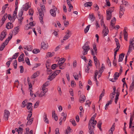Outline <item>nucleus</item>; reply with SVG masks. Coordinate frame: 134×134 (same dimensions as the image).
Segmentation results:
<instances>
[{
    "mask_svg": "<svg viewBox=\"0 0 134 134\" xmlns=\"http://www.w3.org/2000/svg\"><path fill=\"white\" fill-rule=\"evenodd\" d=\"M96 115L95 114L91 118L88 122L89 132L90 134H94V130H93L97 124V122L95 120H94Z\"/></svg>",
    "mask_w": 134,
    "mask_h": 134,
    "instance_id": "nucleus-1",
    "label": "nucleus"
},
{
    "mask_svg": "<svg viewBox=\"0 0 134 134\" xmlns=\"http://www.w3.org/2000/svg\"><path fill=\"white\" fill-rule=\"evenodd\" d=\"M129 43L130 44L127 54V55H128L131 52L132 49V47H133V49H134V37L133 39H131L130 40Z\"/></svg>",
    "mask_w": 134,
    "mask_h": 134,
    "instance_id": "nucleus-2",
    "label": "nucleus"
},
{
    "mask_svg": "<svg viewBox=\"0 0 134 134\" xmlns=\"http://www.w3.org/2000/svg\"><path fill=\"white\" fill-rule=\"evenodd\" d=\"M23 13V12L22 10L20 11L18 13L17 19H18V22L20 24H22V21L23 19V17L22 16Z\"/></svg>",
    "mask_w": 134,
    "mask_h": 134,
    "instance_id": "nucleus-3",
    "label": "nucleus"
},
{
    "mask_svg": "<svg viewBox=\"0 0 134 134\" xmlns=\"http://www.w3.org/2000/svg\"><path fill=\"white\" fill-rule=\"evenodd\" d=\"M44 7V6H42V7H41V9L38 10L40 16V17L39 18L40 20L41 23L42 24H43V19L42 17L43 16H44V14H43V10L42 9V8H43Z\"/></svg>",
    "mask_w": 134,
    "mask_h": 134,
    "instance_id": "nucleus-4",
    "label": "nucleus"
},
{
    "mask_svg": "<svg viewBox=\"0 0 134 134\" xmlns=\"http://www.w3.org/2000/svg\"><path fill=\"white\" fill-rule=\"evenodd\" d=\"M57 9V8H56L55 6L53 7V9H51L50 11V12L51 15L54 17H55L56 15V11Z\"/></svg>",
    "mask_w": 134,
    "mask_h": 134,
    "instance_id": "nucleus-5",
    "label": "nucleus"
},
{
    "mask_svg": "<svg viewBox=\"0 0 134 134\" xmlns=\"http://www.w3.org/2000/svg\"><path fill=\"white\" fill-rule=\"evenodd\" d=\"M82 48L83 50L82 52V53L83 55H85L87 53V52L90 49V47L89 46H83Z\"/></svg>",
    "mask_w": 134,
    "mask_h": 134,
    "instance_id": "nucleus-6",
    "label": "nucleus"
},
{
    "mask_svg": "<svg viewBox=\"0 0 134 134\" xmlns=\"http://www.w3.org/2000/svg\"><path fill=\"white\" fill-rule=\"evenodd\" d=\"M91 54L93 56V59L94 62L96 67L97 68L98 65V59L97 57L95 56V54L94 53V52L93 49H91Z\"/></svg>",
    "mask_w": 134,
    "mask_h": 134,
    "instance_id": "nucleus-7",
    "label": "nucleus"
},
{
    "mask_svg": "<svg viewBox=\"0 0 134 134\" xmlns=\"http://www.w3.org/2000/svg\"><path fill=\"white\" fill-rule=\"evenodd\" d=\"M9 115L10 113L8 110H5L3 117L4 119L6 120H8Z\"/></svg>",
    "mask_w": 134,
    "mask_h": 134,
    "instance_id": "nucleus-8",
    "label": "nucleus"
},
{
    "mask_svg": "<svg viewBox=\"0 0 134 134\" xmlns=\"http://www.w3.org/2000/svg\"><path fill=\"white\" fill-rule=\"evenodd\" d=\"M7 35V31L6 30H4L1 33L0 36V40L2 41L3 40Z\"/></svg>",
    "mask_w": 134,
    "mask_h": 134,
    "instance_id": "nucleus-9",
    "label": "nucleus"
},
{
    "mask_svg": "<svg viewBox=\"0 0 134 134\" xmlns=\"http://www.w3.org/2000/svg\"><path fill=\"white\" fill-rule=\"evenodd\" d=\"M125 9L123 5L121 4L120 6V9L119 11V17L121 18V16L124 14V12Z\"/></svg>",
    "mask_w": 134,
    "mask_h": 134,
    "instance_id": "nucleus-10",
    "label": "nucleus"
},
{
    "mask_svg": "<svg viewBox=\"0 0 134 134\" xmlns=\"http://www.w3.org/2000/svg\"><path fill=\"white\" fill-rule=\"evenodd\" d=\"M42 91L38 95V97H42L44 96L48 91V89L47 88L44 89L42 88Z\"/></svg>",
    "mask_w": 134,
    "mask_h": 134,
    "instance_id": "nucleus-11",
    "label": "nucleus"
},
{
    "mask_svg": "<svg viewBox=\"0 0 134 134\" xmlns=\"http://www.w3.org/2000/svg\"><path fill=\"white\" fill-rule=\"evenodd\" d=\"M48 43L46 42H43L41 44V47L44 49H45L48 48Z\"/></svg>",
    "mask_w": 134,
    "mask_h": 134,
    "instance_id": "nucleus-12",
    "label": "nucleus"
},
{
    "mask_svg": "<svg viewBox=\"0 0 134 134\" xmlns=\"http://www.w3.org/2000/svg\"><path fill=\"white\" fill-rule=\"evenodd\" d=\"M109 32V30L107 27H106L105 28H104L102 32V34H103V36L104 37L107 36Z\"/></svg>",
    "mask_w": 134,
    "mask_h": 134,
    "instance_id": "nucleus-13",
    "label": "nucleus"
},
{
    "mask_svg": "<svg viewBox=\"0 0 134 134\" xmlns=\"http://www.w3.org/2000/svg\"><path fill=\"white\" fill-rule=\"evenodd\" d=\"M86 100L85 96L83 95H81L79 98V101L81 103H83Z\"/></svg>",
    "mask_w": 134,
    "mask_h": 134,
    "instance_id": "nucleus-14",
    "label": "nucleus"
},
{
    "mask_svg": "<svg viewBox=\"0 0 134 134\" xmlns=\"http://www.w3.org/2000/svg\"><path fill=\"white\" fill-rule=\"evenodd\" d=\"M32 103L30 102L27 103V105L26 108L28 110V112H30L32 110Z\"/></svg>",
    "mask_w": 134,
    "mask_h": 134,
    "instance_id": "nucleus-15",
    "label": "nucleus"
},
{
    "mask_svg": "<svg viewBox=\"0 0 134 134\" xmlns=\"http://www.w3.org/2000/svg\"><path fill=\"white\" fill-rule=\"evenodd\" d=\"M8 42L5 41L3 43L2 45H1L0 47V51H2L3 50L5 46L8 44Z\"/></svg>",
    "mask_w": 134,
    "mask_h": 134,
    "instance_id": "nucleus-16",
    "label": "nucleus"
},
{
    "mask_svg": "<svg viewBox=\"0 0 134 134\" xmlns=\"http://www.w3.org/2000/svg\"><path fill=\"white\" fill-rule=\"evenodd\" d=\"M112 16L111 13L106 11V19L107 20H110Z\"/></svg>",
    "mask_w": 134,
    "mask_h": 134,
    "instance_id": "nucleus-17",
    "label": "nucleus"
},
{
    "mask_svg": "<svg viewBox=\"0 0 134 134\" xmlns=\"http://www.w3.org/2000/svg\"><path fill=\"white\" fill-rule=\"evenodd\" d=\"M13 27V25L12 23L8 22L7 23L6 27L7 29H11Z\"/></svg>",
    "mask_w": 134,
    "mask_h": 134,
    "instance_id": "nucleus-18",
    "label": "nucleus"
},
{
    "mask_svg": "<svg viewBox=\"0 0 134 134\" xmlns=\"http://www.w3.org/2000/svg\"><path fill=\"white\" fill-rule=\"evenodd\" d=\"M24 56V54H23L19 57L18 58V61L19 62H20L22 61L23 62V63H24V59L23 58V57Z\"/></svg>",
    "mask_w": 134,
    "mask_h": 134,
    "instance_id": "nucleus-19",
    "label": "nucleus"
},
{
    "mask_svg": "<svg viewBox=\"0 0 134 134\" xmlns=\"http://www.w3.org/2000/svg\"><path fill=\"white\" fill-rule=\"evenodd\" d=\"M19 26H16L15 27L13 30V34L15 35L18 34L19 31Z\"/></svg>",
    "mask_w": 134,
    "mask_h": 134,
    "instance_id": "nucleus-20",
    "label": "nucleus"
},
{
    "mask_svg": "<svg viewBox=\"0 0 134 134\" xmlns=\"http://www.w3.org/2000/svg\"><path fill=\"white\" fill-rule=\"evenodd\" d=\"M123 31L124 39L126 41H127L128 34L126 31L125 28L124 30Z\"/></svg>",
    "mask_w": 134,
    "mask_h": 134,
    "instance_id": "nucleus-21",
    "label": "nucleus"
},
{
    "mask_svg": "<svg viewBox=\"0 0 134 134\" xmlns=\"http://www.w3.org/2000/svg\"><path fill=\"white\" fill-rule=\"evenodd\" d=\"M124 55L125 54L123 53H122L119 55L118 62H121L122 61Z\"/></svg>",
    "mask_w": 134,
    "mask_h": 134,
    "instance_id": "nucleus-22",
    "label": "nucleus"
},
{
    "mask_svg": "<svg viewBox=\"0 0 134 134\" xmlns=\"http://www.w3.org/2000/svg\"><path fill=\"white\" fill-rule=\"evenodd\" d=\"M134 116V115L133 114L131 116L129 123V128H131L132 122L133 120Z\"/></svg>",
    "mask_w": 134,
    "mask_h": 134,
    "instance_id": "nucleus-23",
    "label": "nucleus"
},
{
    "mask_svg": "<svg viewBox=\"0 0 134 134\" xmlns=\"http://www.w3.org/2000/svg\"><path fill=\"white\" fill-rule=\"evenodd\" d=\"M69 31H68L67 32V33L65 36L64 37L63 40L65 41L68 39L70 37V36L69 35Z\"/></svg>",
    "mask_w": 134,
    "mask_h": 134,
    "instance_id": "nucleus-24",
    "label": "nucleus"
},
{
    "mask_svg": "<svg viewBox=\"0 0 134 134\" xmlns=\"http://www.w3.org/2000/svg\"><path fill=\"white\" fill-rule=\"evenodd\" d=\"M47 115L46 114L44 113L43 117L44 121L47 124H48L49 123V121L48 119L47 118Z\"/></svg>",
    "mask_w": 134,
    "mask_h": 134,
    "instance_id": "nucleus-25",
    "label": "nucleus"
},
{
    "mask_svg": "<svg viewBox=\"0 0 134 134\" xmlns=\"http://www.w3.org/2000/svg\"><path fill=\"white\" fill-rule=\"evenodd\" d=\"M114 123L113 125L109 131V134H113V131L114 130L115 126L114 125Z\"/></svg>",
    "mask_w": 134,
    "mask_h": 134,
    "instance_id": "nucleus-26",
    "label": "nucleus"
},
{
    "mask_svg": "<svg viewBox=\"0 0 134 134\" xmlns=\"http://www.w3.org/2000/svg\"><path fill=\"white\" fill-rule=\"evenodd\" d=\"M29 6L28 4L26 3V4L24 6V7L22 8L23 10L25 11L27 10L29 8Z\"/></svg>",
    "mask_w": 134,
    "mask_h": 134,
    "instance_id": "nucleus-27",
    "label": "nucleus"
},
{
    "mask_svg": "<svg viewBox=\"0 0 134 134\" xmlns=\"http://www.w3.org/2000/svg\"><path fill=\"white\" fill-rule=\"evenodd\" d=\"M8 19L9 20H10L11 23H13L15 19H14V18H13V17H12L11 15L9 14L8 16Z\"/></svg>",
    "mask_w": 134,
    "mask_h": 134,
    "instance_id": "nucleus-28",
    "label": "nucleus"
},
{
    "mask_svg": "<svg viewBox=\"0 0 134 134\" xmlns=\"http://www.w3.org/2000/svg\"><path fill=\"white\" fill-rule=\"evenodd\" d=\"M92 5V3L91 2H87L85 3L84 5L85 7H91Z\"/></svg>",
    "mask_w": 134,
    "mask_h": 134,
    "instance_id": "nucleus-29",
    "label": "nucleus"
},
{
    "mask_svg": "<svg viewBox=\"0 0 134 134\" xmlns=\"http://www.w3.org/2000/svg\"><path fill=\"white\" fill-rule=\"evenodd\" d=\"M33 119L34 118H32L31 119H30L28 120H27L28 121L27 122L26 125H31Z\"/></svg>",
    "mask_w": 134,
    "mask_h": 134,
    "instance_id": "nucleus-30",
    "label": "nucleus"
},
{
    "mask_svg": "<svg viewBox=\"0 0 134 134\" xmlns=\"http://www.w3.org/2000/svg\"><path fill=\"white\" fill-rule=\"evenodd\" d=\"M56 76V75L54 74H53L51 76H49L48 79L50 81L52 80Z\"/></svg>",
    "mask_w": 134,
    "mask_h": 134,
    "instance_id": "nucleus-31",
    "label": "nucleus"
},
{
    "mask_svg": "<svg viewBox=\"0 0 134 134\" xmlns=\"http://www.w3.org/2000/svg\"><path fill=\"white\" fill-rule=\"evenodd\" d=\"M52 116L54 118L55 121H57L58 120V118L57 116H56V114H55V111H53L52 113Z\"/></svg>",
    "mask_w": 134,
    "mask_h": 134,
    "instance_id": "nucleus-32",
    "label": "nucleus"
},
{
    "mask_svg": "<svg viewBox=\"0 0 134 134\" xmlns=\"http://www.w3.org/2000/svg\"><path fill=\"white\" fill-rule=\"evenodd\" d=\"M134 88V82H132V83L131 84L130 88H129V91L131 92L133 90Z\"/></svg>",
    "mask_w": 134,
    "mask_h": 134,
    "instance_id": "nucleus-33",
    "label": "nucleus"
},
{
    "mask_svg": "<svg viewBox=\"0 0 134 134\" xmlns=\"http://www.w3.org/2000/svg\"><path fill=\"white\" fill-rule=\"evenodd\" d=\"M49 85V83L48 81L46 82L43 85L42 88L43 89H46V88Z\"/></svg>",
    "mask_w": 134,
    "mask_h": 134,
    "instance_id": "nucleus-34",
    "label": "nucleus"
},
{
    "mask_svg": "<svg viewBox=\"0 0 134 134\" xmlns=\"http://www.w3.org/2000/svg\"><path fill=\"white\" fill-rule=\"evenodd\" d=\"M90 18V20L92 21H94L95 19V18L93 14H89Z\"/></svg>",
    "mask_w": 134,
    "mask_h": 134,
    "instance_id": "nucleus-35",
    "label": "nucleus"
},
{
    "mask_svg": "<svg viewBox=\"0 0 134 134\" xmlns=\"http://www.w3.org/2000/svg\"><path fill=\"white\" fill-rule=\"evenodd\" d=\"M54 52H52V53L51 52H48L47 53V56L48 57H52L54 55Z\"/></svg>",
    "mask_w": 134,
    "mask_h": 134,
    "instance_id": "nucleus-36",
    "label": "nucleus"
},
{
    "mask_svg": "<svg viewBox=\"0 0 134 134\" xmlns=\"http://www.w3.org/2000/svg\"><path fill=\"white\" fill-rule=\"evenodd\" d=\"M102 124V122L100 121H99L98 122L97 125L98 127V128L99 130H102L101 128Z\"/></svg>",
    "mask_w": 134,
    "mask_h": 134,
    "instance_id": "nucleus-37",
    "label": "nucleus"
},
{
    "mask_svg": "<svg viewBox=\"0 0 134 134\" xmlns=\"http://www.w3.org/2000/svg\"><path fill=\"white\" fill-rule=\"evenodd\" d=\"M39 73L38 71H37L36 72L34 73L32 76L31 78V79H34L38 76L37 75V73Z\"/></svg>",
    "mask_w": 134,
    "mask_h": 134,
    "instance_id": "nucleus-38",
    "label": "nucleus"
},
{
    "mask_svg": "<svg viewBox=\"0 0 134 134\" xmlns=\"http://www.w3.org/2000/svg\"><path fill=\"white\" fill-rule=\"evenodd\" d=\"M105 93V90L103 89L100 94L99 96V101H100L102 98V97L104 96Z\"/></svg>",
    "mask_w": 134,
    "mask_h": 134,
    "instance_id": "nucleus-39",
    "label": "nucleus"
},
{
    "mask_svg": "<svg viewBox=\"0 0 134 134\" xmlns=\"http://www.w3.org/2000/svg\"><path fill=\"white\" fill-rule=\"evenodd\" d=\"M73 76L75 80H78V76L77 73L74 72L73 74Z\"/></svg>",
    "mask_w": 134,
    "mask_h": 134,
    "instance_id": "nucleus-40",
    "label": "nucleus"
},
{
    "mask_svg": "<svg viewBox=\"0 0 134 134\" xmlns=\"http://www.w3.org/2000/svg\"><path fill=\"white\" fill-rule=\"evenodd\" d=\"M119 73L117 72H116L114 75V78H115L116 80L118 79V77L119 76Z\"/></svg>",
    "mask_w": 134,
    "mask_h": 134,
    "instance_id": "nucleus-41",
    "label": "nucleus"
},
{
    "mask_svg": "<svg viewBox=\"0 0 134 134\" xmlns=\"http://www.w3.org/2000/svg\"><path fill=\"white\" fill-rule=\"evenodd\" d=\"M100 24L102 26H103L104 28L105 29L106 27L105 25L104 24L103 20L102 18L100 21Z\"/></svg>",
    "mask_w": 134,
    "mask_h": 134,
    "instance_id": "nucleus-42",
    "label": "nucleus"
},
{
    "mask_svg": "<svg viewBox=\"0 0 134 134\" xmlns=\"http://www.w3.org/2000/svg\"><path fill=\"white\" fill-rule=\"evenodd\" d=\"M90 25H89L87 26L84 30V32L85 33H86L88 32L89 28L90 26Z\"/></svg>",
    "mask_w": 134,
    "mask_h": 134,
    "instance_id": "nucleus-43",
    "label": "nucleus"
},
{
    "mask_svg": "<svg viewBox=\"0 0 134 134\" xmlns=\"http://www.w3.org/2000/svg\"><path fill=\"white\" fill-rule=\"evenodd\" d=\"M70 121L71 123L73 126H75L76 125V122L74 119H71L70 120Z\"/></svg>",
    "mask_w": 134,
    "mask_h": 134,
    "instance_id": "nucleus-44",
    "label": "nucleus"
},
{
    "mask_svg": "<svg viewBox=\"0 0 134 134\" xmlns=\"http://www.w3.org/2000/svg\"><path fill=\"white\" fill-rule=\"evenodd\" d=\"M66 2L67 4L68 5L69 8H73V7L72 4H71L69 0H67Z\"/></svg>",
    "mask_w": 134,
    "mask_h": 134,
    "instance_id": "nucleus-45",
    "label": "nucleus"
},
{
    "mask_svg": "<svg viewBox=\"0 0 134 134\" xmlns=\"http://www.w3.org/2000/svg\"><path fill=\"white\" fill-rule=\"evenodd\" d=\"M123 4L125 5V6L127 7L128 6L129 3L125 1L122 0V1Z\"/></svg>",
    "mask_w": 134,
    "mask_h": 134,
    "instance_id": "nucleus-46",
    "label": "nucleus"
},
{
    "mask_svg": "<svg viewBox=\"0 0 134 134\" xmlns=\"http://www.w3.org/2000/svg\"><path fill=\"white\" fill-rule=\"evenodd\" d=\"M114 7H111L109 9H108L107 11L109 12H111L112 13L114 11Z\"/></svg>",
    "mask_w": 134,
    "mask_h": 134,
    "instance_id": "nucleus-47",
    "label": "nucleus"
},
{
    "mask_svg": "<svg viewBox=\"0 0 134 134\" xmlns=\"http://www.w3.org/2000/svg\"><path fill=\"white\" fill-rule=\"evenodd\" d=\"M61 115L63 117V119H64V121H65L66 120L67 116L66 114H65L63 112L62 113Z\"/></svg>",
    "mask_w": 134,
    "mask_h": 134,
    "instance_id": "nucleus-48",
    "label": "nucleus"
},
{
    "mask_svg": "<svg viewBox=\"0 0 134 134\" xmlns=\"http://www.w3.org/2000/svg\"><path fill=\"white\" fill-rule=\"evenodd\" d=\"M40 50L37 49H35L32 51V52L34 53L37 54L40 52Z\"/></svg>",
    "mask_w": 134,
    "mask_h": 134,
    "instance_id": "nucleus-49",
    "label": "nucleus"
},
{
    "mask_svg": "<svg viewBox=\"0 0 134 134\" xmlns=\"http://www.w3.org/2000/svg\"><path fill=\"white\" fill-rule=\"evenodd\" d=\"M10 36H9V37L7 38L6 40L5 41H6L7 42H8L9 40H10L12 38V34H11L10 33H9Z\"/></svg>",
    "mask_w": 134,
    "mask_h": 134,
    "instance_id": "nucleus-50",
    "label": "nucleus"
},
{
    "mask_svg": "<svg viewBox=\"0 0 134 134\" xmlns=\"http://www.w3.org/2000/svg\"><path fill=\"white\" fill-rule=\"evenodd\" d=\"M25 61L28 65H30L29 59L28 57H27L25 58Z\"/></svg>",
    "mask_w": 134,
    "mask_h": 134,
    "instance_id": "nucleus-51",
    "label": "nucleus"
},
{
    "mask_svg": "<svg viewBox=\"0 0 134 134\" xmlns=\"http://www.w3.org/2000/svg\"><path fill=\"white\" fill-rule=\"evenodd\" d=\"M93 49L95 51V53L94 52V53L95 54V55H96L97 53V47H96V45L95 44H94L93 45Z\"/></svg>",
    "mask_w": 134,
    "mask_h": 134,
    "instance_id": "nucleus-52",
    "label": "nucleus"
},
{
    "mask_svg": "<svg viewBox=\"0 0 134 134\" xmlns=\"http://www.w3.org/2000/svg\"><path fill=\"white\" fill-rule=\"evenodd\" d=\"M7 14H5L3 16L2 18V21L3 22H5L7 17Z\"/></svg>",
    "mask_w": 134,
    "mask_h": 134,
    "instance_id": "nucleus-53",
    "label": "nucleus"
},
{
    "mask_svg": "<svg viewBox=\"0 0 134 134\" xmlns=\"http://www.w3.org/2000/svg\"><path fill=\"white\" fill-rule=\"evenodd\" d=\"M30 113L28 114V115L27 117V120H28V119H30L31 118V116L32 115V111H31L30 112H29Z\"/></svg>",
    "mask_w": 134,
    "mask_h": 134,
    "instance_id": "nucleus-54",
    "label": "nucleus"
},
{
    "mask_svg": "<svg viewBox=\"0 0 134 134\" xmlns=\"http://www.w3.org/2000/svg\"><path fill=\"white\" fill-rule=\"evenodd\" d=\"M33 13L34 11L32 9H30L29 10V15H31V16H32L33 15Z\"/></svg>",
    "mask_w": 134,
    "mask_h": 134,
    "instance_id": "nucleus-55",
    "label": "nucleus"
},
{
    "mask_svg": "<svg viewBox=\"0 0 134 134\" xmlns=\"http://www.w3.org/2000/svg\"><path fill=\"white\" fill-rule=\"evenodd\" d=\"M26 102L27 100H25L23 101L22 103L23 105L21 106V107L24 108L26 105Z\"/></svg>",
    "mask_w": 134,
    "mask_h": 134,
    "instance_id": "nucleus-56",
    "label": "nucleus"
},
{
    "mask_svg": "<svg viewBox=\"0 0 134 134\" xmlns=\"http://www.w3.org/2000/svg\"><path fill=\"white\" fill-rule=\"evenodd\" d=\"M32 46L31 45H29L27 46V50L29 51H31L32 49Z\"/></svg>",
    "mask_w": 134,
    "mask_h": 134,
    "instance_id": "nucleus-57",
    "label": "nucleus"
},
{
    "mask_svg": "<svg viewBox=\"0 0 134 134\" xmlns=\"http://www.w3.org/2000/svg\"><path fill=\"white\" fill-rule=\"evenodd\" d=\"M104 68V66L103 64H102V67L100 68V70L99 71V72H102L103 71V69Z\"/></svg>",
    "mask_w": 134,
    "mask_h": 134,
    "instance_id": "nucleus-58",
    "label": "nucleus"
},
{
    "mask_svg": "<svg viewBox=\"0 0 134 134\" xmlns=\"http://www.w3.org/2000/svg\"><path fill=\"white\" fill-rule=\"evenodd\" d=\"M13 65L15 69H16L17 66V61L16 60H15L14 62L13 63Z\"/></svg>",
    "mask_w": 134,
    "mask_h": 134,
    "instance_id": "nucleus-59",
    "label": "nucleus"
},
{
    "mask_svg": "<svg viewBox=\"0 0 134 134\" xmlns=\"http://www.w3.org/2000/svg\"><path fill=\"white\" fill-rule=\"evenodd\" d=\"M23 129L20 127H19L18 129V134H21L23 131Z\"/></svg>",
    "mask_w": 134,
    "mask_h": 134,
    "instance_id": "nucleus-60",
    "label": "nucleus"
},
{
    "mask_svg": "<svg viewBox=\"0 0 134 134\" xmlns=\"http://www.w3.org/2000/svg\"><path fill=\"white\" fill-rule=\"evenodd\" d=\"M69 92L70 95L72 96H74V92L73 90L71 88L69 90Z\"/></svg>",
    "mask_w": 134,
    "mask_h": 134,
    "instance_id": "nucleus-61",
    "label": "nucleus"
},
{
    "mask_svg": "<svg viewBox=\"0 0 134 134\" xmlns=\"http://www.w3.org/2000/svg\"><path fill=\"white\" fill-rule=\"evenodd\" d=\"M19 54V53H16L12 57H13L14 59H16L18 56Z\"/></svg>",
    "mask_w": 134,
    "mask_h": 134,
    "instance_id": "nucleus-62",
    "label": "nucleus"
},
{
    "mask_svg": "<svg viewBox=\"0 0 134 134\" xmlns=\"http://www.w3.org/2000/svg\"><path fill=\"white\" fill-rule=\"evenodd\" d=\"M61 70H57L54 72L53 74H55L56 76L60 72Z\"/></svg>",
    "mask_w": 134,
    "mask_h": 134,
    "instance_id": "nucleus-63",
    "label": "nucleus"
},
{
    "mask_svg": "<svg viewBox=\"0 0 134 134\" xmlns=\"http://www.w3.org/2000/svg\"><path fill=\"white\" fill-rule=\"evenodd\" d=\"M64 25L65 27H67L68 25L69 24V22L68 21H64Z\"/></svg>",
    "mask_w": 134,
    "mask_h": 134,
    "instance_id": "nucleus-64",
    "label": "nucleus"
}]
</instances>
